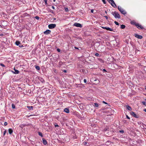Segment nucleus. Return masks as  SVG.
I'll use <instances>...</instances> for the list:
<instances>
[{"label": "nucleus", "instance_id": "43", "mask_svg": "<svg viewBox=\"0 0 146 146\" xmlns=\"http://www.w3.org/2000/svg\"><path fill=\"white\" fill-rule=\"evenodd\" d=\"M7 123L6 122H5V123H4V125L5 126H6L7 125Z\"/></svg>", "mask_w": 146, "mask_h": 146}, {"label": "nucleus", "instance_id": "49", "mask_svg": "<svg viewBox=\"0 0 146 146\" xmlns=\"http://www.w3.org/2000/svg\"><path fill=\"white\" fill-rule=\"evenodd\" d=\"M104 17L106 18V19H107L108 18V17L107 16H105Z\"/></svg>", "mask_w": 146, "mask_h": 146}, {"label": "nucleus", "instance_id": "62", "mask_svg": "<svg viewBox=\"0 0 146 146\" xmlns=\"http://www.w3.org/2000/svg\"><path fill=\"white\" fill-rule=\"evenodd\" d=\"M55 71H56V70H55V71H54V72H55Z\"/></svg>", "mask_w": 146, "mask_h": 146}, {"label": "nucleus", "instance_id": "22", "mask_svg": "<svg viewBox=\"0 0 146 146\" xmlns=\"http://www.w3.org/2000/svg\"><path fill=\"white\" fill-rule=\"evenodd\" d=\"M38 135L39 136H40L41 137H43L42 134L41 132H38Z\"/></svg>", "mask_w": 146, "mask_h": 146}, {"label": "nucleus", "instance_id": "8", "mask_svg": "<svg viewBox=\"0 0 146 146\" xmlns=\"http://www.w3.org/2000/svg\"><path fill=\"white\" fill-rule=\"evenodd\" d=\"M134 36L136 38L139 39H141L143 38V36L141 35H139L137 34H134Z\"/></svg>", "mask_w": 146, "mask_h": 146}, {"label": "nucleus", "instance_id": "27", "mask_svg": "<svg viewBox=\"0 0 146 146\" xmlns=\"http://www.w3.org/2000/svg\"><path fill=\"white\" fill-rule=\"evenodd\" d=\"M114 23L116 25H119V23L116 21H115L114 22Z\"/></svg>", "mask_w": 146, "mask_h": 146}, {"label": "nucleus", "instance_id": "26", "mask_svg": "<svg viewBox=\"0 0 146 146\" xmlns=\"http://www.w3.org/2000/svg\"><path fill=\"white\" fill-rule=\"evenodd\" d=\"M65 11L66 12H68V9L67 7H65L64 8Z\"/></svg>", "mask_w": 146, "mask_h": 146}, {"label": "nucleus", "instance_id": "37", "mask_svg": "<svg viewBox=\"0 0 146 146\" xmlns=\"http://www.w3.org/2000/svg\"><path fill=\"white\" fill-rule=\"evenodd\" d=\"M50 12L51 13H53V14L54 13V12L51 9L50 10Z\"/></svg>", "mask_w": 146, "mask_h": 146}, {"label": "nucleus", "instance_id": "51", "mask_svg": "<svg viewBox=\"0 0 146 146\" xmlns=\"http://www.w3.org/2000/svg\"><path fill=\"white\" fill-rule=\"evenodd\" d=\"M4 35L3 34H0V36H3Z\"/></svg>", "mask_w": 146, "mask_h": 146}, {"label": "nucleus", "instance_id": "31", "mask_svg": "<svg viewBox=\"0 0 146 146\" xmlns=\"http://www.w3.org/2000/svg\"><path fill=\"white\" fill-rule=\"evenodd\" d=\"M44 2H45V4L46 5H47V0H44Z\"/></svg>", "mask_w": 146, "mask_h": 146}, {"label": "nucleus", "instance_id": "9", "mask_svg": "<svg viewBox=\"0 0 146 146\" xmlns=\"http://www.w3.org/2000/svg\"><path fill=\"white\" fill-rule=\"evenodd\" d=\"M51 31L49 30H47L44 32V34L46 35L50 34Z\"/></svg>", "mask_w": 146, "mask_h": 146}, {"label": "nucleus", "instance_id": "41", "mask_svg": "<svg viewBox=\"0 0 146 146\" xmlns=\"http://www.w3.org/2000/svg\"><path fill=\"white\" fill-rule=\"evenodd\" d=\"M57 50L58 52H60V50L59 48H57Z\"/></svg>", "mask_w": 146, "mask_h": 146}, {"label": "nucleus", "instance_id": "48", "mask_svg": "<svg viewBox=\"0 0 146 146\" xmlns=\"http://www.w3.org/2000/svg\"><path fill=\"white\" fill-rule=\"evenodd\" d=\"M19 46L20 47H21H21H23V45H21H21H19Z\"/></svg>", "mask_w": 146, "mask_h": 146}, {"label": "nucleus", "instance_id": "64", "mask_svg": "<svg viewBox=\"0 0 146 146\" xmlns=\"http://www.w3.org/2000/svg\"><path fill=\"white\" fill-rule=\"evenodd\" d=\"M55 71H56V70H55V71H54V72H55Z\"/></svg>", "mask_w": 146, "mask_h": 146}, {"label": "nucleus", "instance_id": "30", "mask_svg": "<svg viewBox=\"0 0 146 146\" xmlns=\"http://www.w3.org/2000/svg\"><path fill=\"white\" fill-rule=\"evenodd\" d=\"M108 129H109L108 128H105L104 129V131H108Z\"/></svg>", "mask_w": 146, "mask_h": 146}, {"label": "nucleus", "instance_id": "17", "mask_svg": "<svg viewBox=\"0 0 146 146\" xmlns=\"http://www.w3.org/2000/svg\"><path fill=\"white\" fill-rule=\"evenodd\" d=\"M8 131H9V133L10 134H11L13 132V131L12 129H11V128H10L8 129Z\"/></svg>", "mask_w": 146, "mask_h": 146}, {"label": "nucleus", "instance_id": "39", "mask_svg": "<svg viewBox=\"0 0 146 146\" xmlns=\"http://www.w3.org/2000/svg\"><path fill=\"white\" fill-rule=\"evenodd\" d=\"M102 1L104 4H106V3L105 0H102Z\"/></svg>", "mask_w": 146, "mask_h": 146}, {"label": "nucleus", "instance_id": "19", "mask_svg": "<svg viewBox=\"0 0 146 146\" xmlns=\"http://www.w3.org/2000/svg\"><path fill=\"white\" fill-rule=\"evenodd\" d=\"M106 30L108 31H113V30L112 29H111L109 27H106Z\"/></svg>", "mask_w": 146, "mask_h": 146}, {"label": "nucleus", "instance_id": "56", "mask_svg": "<svg viewBox=\"0 0 146 146\" xmlns=\"http://www.w3.org/2000/svg\"><path fill=\"white\" fill-rule=\"evenodd\" d=\"M74 48L76 49H78V48L77 47H75Z\"/></svg>", "mask_w": 146, "mask_h": 146}, {"label": "nucleus", "instance_id": "20", "mask_svg": "<svg viewBox=\"0 0 146 146\" xmlns=\"http://www.w3.org/2000/svg\"><path fill=\"white\" fill-rule=\"evenodd\" d=\"M36 69L37 70H40V67L38 66H35Z\"/></svg>", "mask_w": 146, "mask_h": 146}, {"label": "nucleus", "instance_id": "59", "mask_svg": "<svg viewBox=\"0 0 146 146\" xmlns=\"http://www.w3.org/2000/svg\"><path fill=\"white\" fill-rule=\"evenodd\" d=\"M143 125H145V126H146V125H145V124H144L143 123Z\"/></svg>", "mask_w": 146, "mask_h": 146}, {"label": "nucleus", "instance_id": "7", "mask_svg": "<svg viewBox=\"0 0 146 146\" xmlns=\"http://www.w3.org/2000/svg\"><path fill=\"white\" fill-rule=\"evenodd\" d=\"M73 26L80 28H82V25L81 24L77 23H75L73 25Z\"/></svg>", "mask_w": 146, "mask_h": 146}, {"label": "nucleus", "instance_id": "42", "mask_svg": "<svg viewBox=\"0 0 146 146\" xmlns=\"http://www.w3.org/2000/svg\"><path fill=\"white\" fill-rule=\"evenodd\" d=\"M107 27H102V28H103L104 29H106Z\"/></svg>", "mask_w": 146, "mask_h": 146}, {"label": "nucleus", "instance_id": "24", "mask_svg": "<svg viewBox=\"0 0 146 146\" xmlns=\"http://www.w3.org/2000/svg\"><path fill=\"white\" fill-rule=\"evenodd\" d=\"M12 107L13 109H15V105L13 104H12Z\"/></svg>", "mask_w": 146, "mask_h": 146}, {"label": "nucleus", "instance_id": "35", "mask_svg": "<svg viewBox=\"0 0 146 146\" xmlns=\"http://www.w3.org/2000/svg\"><path fill=\"white\" fill-rule=\"evenodd\" d=\"M0 65L2 67H5V65L2 63H0Z\"/></svg>", "mask_w": 146, "mask_h": 146}, {"label": "nucleus", "instance_id": "45", "mask_svg": "<svg viewBox=\"0 0 146 146\" xmlns=\"http://www.w3.org/2000/svg\"><path fill=\"white\" fill-rule=\"evenodd\" d=\"M56 117V119L57 120H58V119L59 117V116H57V117Z\"/></svg>", "mask_w": 146, "mask_h": 146}, {"label": "nucleus", "instance_id": "15", "mask_svg": "<svg viewBox=\"0 0 146 146\" xmlns=\"http://www.w3.org/2000/svg\"><path fill=\"white\" fill-rule=\"evenodd\" d=\"M27 108L29 110H33V107L32 106H27Z\"/></svg>", "mask_w": 146, "mask_h": 146}, {"label": "nucleus", "instance_id": "61", "mask_svg": "<svg viewBox=\"0 0 146 146\" xmlns=\"http://www.w3.org/2000/svg\"><path fill=\"white\" fill-rule=\"evenodd\" d=\"M55 1H56V0H53V1L54 2H55Z\"/></svg>", "mask_w": 146, "mask_h": 146}, {"label": "nucleus", "instance_id": "38", "mask_svg": "<svg viewBox=\"0 0 146 146\" xmlns=\"http://www.w3.org/2000/svg\"><path fill=\"white\" fill-rule=\"evenodd\" d=\"M126 118L128 119H130V117L128 116L127 115H126Z\"/></svg>", "mask_w": 146, "mask_h": 146}, {"label": "nucleus", "instance_id": "13", "mask_svg": "<svg viewBox=\"0 0 146 146\" xmlns=\"http://www.w3.org/2000/svg\"><path fill=\"white\" fill-rule=\"evenodd\" d=\"M64 111L67 113H68L70 112L68 108H64Z\"/></svg>", "mask_w": 146, "mask_h": 146}, {"label": "nucleus", "instance_id": "11", "mask_svg": "<svg viewBox=\"0 0 146 146\" xmlns=\"http://www.w3.org/2000/svg\"><path fill=\"white\" fill-rule=\"evenodd\" d=\"M22 16V17H25L26 16L30 17V15L29 14H27V13H25Z\"/></svg>", "mask_w": 146, "mask_h": 146}, {"label": "nucleus", "instance_id": "5", "mask_svg": "<svg viewBox=\"0 0 146 146\" xmlns=\"http://www.w3.org/2000/svg\"><path fill=\"white\" fill-rule=\"evenodd\" d=\"M56 26V24H50L48 25V27L49 29H53L55 28Z\"/></svg>", "mask_w": 146, "mask_h": 146}, {"label": "nucleus", "instance_id": "2", "mask_svg": "<svg viewBox=\"0 0 146 146\" xmlns=\"http://www.w3.org/2000/svg\"><path fill=\"white\" fill-rule=\"evenodd\" d=\"M111 14L115 18H120V16L119 14L116 11L112 12Z\"/></svg>", "mask_w": 146, "mask_h": 146}, {"label": "nucleus", "instance_id": "23", "mask_svg": "<svg viewBox=\"0 0 146 146\" xmlns=\"http://www.w3.org/2000/svg\"><path fill=\"white\" fill-rule=\"evenodd\" d=\"M94 106L96 107H98L99 106V104L97 103H95Z\"/></svg>", "mask_w": 146, "mask_h": 146}, {"label": "nucleus", "instance_id": "44", "mask_svg": "<svg viewBox=\"0 0 146 146\" xmlns=\"http://www.w3.org/2000/svg\"><path fill=\"white\" fill-rule=\"evenodd\" d=\"M84 83H86L87 82L86 80V79H84Z\"/></svg>", "mask_w": 146, "mask_h": 146}, {"label": "nucleus", "instance_id": "36", "mask_svg": "<svg viewBox=\"0 0 146 146\" xmlns=\"http://www.w3.org/2000/svg\"><path fill=\"white\" fill-rule=\"evenodd\" d=\"M80 85V84H75V87H78V85Z\"/></svg>", "mask_w": 146, "mask_h": 146}, {"label": "nucleus", "instance_id": "3", "mask_svg": "<svg viewBox=\"0 0 146 146\" xmlns=\"http://www.w3.org/2000/svg\"><path fill=\"white\" fill-rule=\"evenodd\" d=\"M118 9L119 11L123 14L125 15L127 14L126 12L122 9L121 7L118 6Z\"/></svg>", "mask_w": 146, "mask_h": 146}, {"label": "nucleus", "instance_id": "14", "mask_svg": "<svg viewBox=\"0 0 146 146\" xmlns=\"http://www.w3.org/2000/svg\"><path fill=\"white\" fill-rule=\"evenodd\" d=\"M126 107L127 109L129 111H131L132 110V108L131 107L129 106V105L126 106Z\"/></svg>", "mask_w": 146, "mask_h": 146}, {"label": "nucleus", "instance_id": "54", "mask_svg": "<svg viewBox=\"0 0 146 146\" xmlns=\"http://www.w3.org/2000/svg\"><path fill=\"white\" fill-rule=\"evenodd\" d=\"M143 111H145V112H146V109H144L143 110Z\"/></svg>", "mask_w": 146, "mask_h": 146}, {"label": "nucleus", "instance_id": "32", "mask_svg": "<svg viewBox=\"0 0 146 146\" xmlns=\"http://www.w3.org/2000/svg\"><path fill=\"white\" fill-rule=\"evenodd\" d=\"M35 18L37 19V20H38L39 19V17L38 16H36L35 17Z\"/></svg>", "mask_w": 146, "mask_h": 146}, {"label": "nucleus", "instance_id": "4", "mask_svg": "<svg viewBox=\"0 0 146 146\" xmlns=\"http://www.w3.org/2000/svg\"><path fill=\"white\" fill-rule=\"evenodd\" d=\"M107 1L110 3L111 6L114 8L116 7V5L115 3L113 0H107Z\"/></svg>", "mask_w": 146, "mask_h": 146}, {"label": "nucleus", "instance_id": "47", "mask_svg": "<svg viewBox=\"0 0 146 146\" xmlns=\"http://www.w3.org/2000/svg\"><path fill=\"white\" fill-rule=\"evenodd\" d=\"M91 12L93 13H94V10L91 9Z\"/></svg>", "mask_w": 146, "mask_h": 146}, {"label": "nucleus", "instance_id": "16", "mask_svg": "<svg viewBox=\"0 0 146 146\" xmlns=\"http://www.w3.org/2000/svg\"><path fill=\"white\" fill-rule=\"evenodd\" d=\"M39 79L42 83H44L45 82V81L43 78H39Z\"/></svg>", "mask_w": 146, "mask_h": 146}, {"label": "nucleus", "instance_id": "28", "mask_svg": "<svg viewBox=\"0 0 146 146\" xmlns=\"http://www.w3.org/2000/svg\"><path fill=\"white\" fill-rule=\"evenodd\" d=\"M142 103L143 105H146V102L143 101Z\"/></svg>", "mask_w": 146, "mask_h": 146}, {"label": "nucleus", "instance_id": "34", "mask_svg": "<svg viewBox=\"0 0 146 146\" xmlns=\"http://www.w3.org/2000/svg\"><path fill=\"white\" fill-rule=\"evenodd\" d=\"M99 54L98 53H95V55L96 56H99Z\"/></svg>", "mask_w": 146, "mask_h": 146}, {"label": "nucleus", "instance_id": "60", "mask_svg": "<svg viewBox=\"0 0 146 146\" xmlns=\"http://www.w3.org/2000/svg\"><path fill=\"white\" fill-rule=\"evenodd\" d=\"M105 13H106V14H107V11H105Z\"/></svg>", "mask_w": 146, "mask_h": 146}, {"label": "nucleus", "instance_id": "52", "mask_svg": "<svg viewBox=\"0 0 146 146\" xmlns=\"http://www.w3.org/2000/svg\"><path fill=\"white\" fill-rule=\"evenodd\" d=\"M52 8L53 9H55V7H54V6H52Z\"/></svg>", "mask_w": 146, "mask_h": 146}, {"label": "nucleus", "instance_id": "55", "mask_svg": "<svg viewBox=\"0 0 146 146\" xmlns=\"http://www.w3.org/2000/svg\"><path fill=\"white\" fill-rule=\"evenodd\" d=\"M62 62H59V64L60 65L61 64V63H62Z\"/></svg>", "mask_w": 146, "mask_h": 146}, {"label": "nucleus", "instance_id": "6", "mask_svg": "<svg viewBox=\"0 0 146 146\" xmlns=\"http://www.w3.org/2000/svg\"><path fill=\"white\" fill-rule=\"evenodd\" d=\"M130 114L131 115L135 117V118H138L139 117V115H137L133 111H131L130 112Z\"/></svg>", "mask_w": 146, "mask_h": 146}, {"label": "nucleus", "instance_id": "57", "mask_svg": "<svg viewBox=\"0 0 146 146\" xmlns=\"http://www.w3.org/2000/svg\"><path fill=\"white\" fill-rule=\"evenodd\" d=\"M84 145H86V144L87 142H85L84 143Z\"/></svg>", "mask_w": 146, "mask_h": 146}, {"label": "nucleus", "instance_id": "50", "mask_svg": "<svg viewBox=\"0 0 146 146\" xmlns=\"http://www.w3.org/2000/svg\"><path fill=\"white\" fill-rule=\"evenodd\" d=\"M103 72H107V71L105 69H103Z\"/></svg>", "mask_w": 146, "mask_h": 146}, {"label": "nucleus", "instance_id": "29", "mask_svg": "<svg viewBox=\"0 0 146 146\" xmlns=\"http://www.w3.org/2000/svg\"><path fill=\"white\" fill-rule=\"evenodd\" d=\"M119 132L121 133H124V131L123 130H120Z\"/></svg>", "mask_w": 146, "mask_h": 146}, {"label": "nucleus", "instance_id": "58", "mask_svg": "<svg viewBox=\"0 0 146 146\" xmlns=\"http://www.w3.org/2000/svg\"><path fill=\"white\" fill-rule=\"evenodd\" d=\"M55 127L58 126V125H55Z\"/></svg>", "mask_w": 146, "mask_h": 146}, {"label": "nucleus", "instance_id": "18", "mask_svg": "<svg viewBox=\"0 0 146 146\" xmlns=\"http://www.w3.org/2000/svg\"><path fill=\"white\" fill-rule=\"evenodd\" d=\"M15 44L17 46H19V44H21V43L19 41H17L15 42Z\"/></svg>", "mask_w": 146, "mask_h": 146}, {"label": "nucleus", "instance_id": "53", "mask_svg": "<svg viewBox=\"0 0 146 146\" xmlns=\"http://www.w3.org/2000/svg\"><path fill=\"white\" fill-rule=\"evenodd\" d=\"M63 72H65V73H66L67 72V70H64L63 71Z\"/></svg>", "mask_w": 146, "mask_h": 146}, {"label": "nucleus", "instance_id": "33", "mask_svg": "<svg viewBox=\"0 0 146 146\" xmlns=\"http://www.w3.org/2000/svg\"><path fill=\"white\" fill-rule=\"evenodd\" d=\"M25 126V125H24V124H22V125H20V126L21 127H22V128H23V127L24 126Z\"/></svg>", "mask_w": 146, "mask_h": 146}, {"label": "nucleus", "instance_id": "21", "mask_svg": "<svg viewBox=\"0 0 146 146\" xmlns=\"http://www.w3.org/2000/svg\"><path fill=\"white\" fill-rule=\"evenodd\" d=\"M125 27V25H121V29H124Z\"/></svg>", "mask_w": 146, "mask_h": 146}, {"label": "nucleus", "instance_id": "63", "mask_svg": "<svg viewBox=\"0 0 146 146\" xmlns=\"http://www.w3.org/2000/svg\"><path fill=\"white\" fill-rule=\"evenodd\" d=\"M55 71H56V70H55V71H54V72H55Z\"/></svg>", "mask_w": 146, "mask_h": 146}, {"label": "nucleus", "instance_id": "46", "mask_svg": "<svg viewBox=\"0 0 146 146\" xmlns=\"http://www.w3.org/2000/svg\"><path fill=\"white\" fill-rule=\"evenodd\" d=\"M102 102H103V103L105 104H107V103L106 102H105V101H103Z\"/></svg>", "mask_w": 146, "mask_h": 146}, {"label": "nucleus", "instance_id": "10", "mask_svg": "<svg viewBox=\"0 0 146 146\" xmlns=\"http://www.w3.org/2000/svg\"><path fill=\"white\" fill-rule=\"evenodd\" d=\"M14 70L15 71H12V72L13 73L15 74H18L19 73V71L17 70H16L15 68H14Z\"/></svg>", "mask_w": 146, "mask_h": 146}, {"label": "nucleus", "instance_id": "12", "mask_svg": "<svg viewBox=\"0 0 146 146\" xmlns=\"http://www.w3.org/2000/svg\"><path fill=\"white\" fill-rule=\"evenodd\" d=\"M43 143L44 145H46L47 144V142L46 140L44 138H42Z\"/></svg>", "mask_w": 146, "mask_h": 146}, {"label": "nucleus", "instance_id": "25", "mask_svg": "<svg viewBox=\"0 0 146 146\" xmlns=\"http://www.w3.org/2000/svg\"><path fill=\"white\" fill-rule=\"evenodd\" d=\"M141 127L142 128H143L145 130L146 129V128L144 126V125H141Z\"/></svg>", "mask_w": 146, "mask_h": 146}, {"label": "nucleus", "instance_id": "40", "mask_svg": "<svg viewBox=\"0 0 146 146\" xmlns=\"http://www.w3.org/2000/svg\"><path fill=\"white\" fill-rule=\"evenodd\" d=\"M6 130H5L4 131V132H3V135H5V134L6 133Z\"/></svg>", "mask_w": 146, "mask_h": 146}, {"label": "nucleus", "instance_id": "1", "mask_svg": "<svg viewBox=\"0 0 146 146\" xmlns=\"http://www.w3.org/2000/svg\"><path fill=\"white\" fill-rule=\"evenodd\" d=\"M130 23L131 25L136 26L137 28L139 29H144L143 27L141 25L137 23L135 21H131Z\"/></svg>", "mask_w": 146, "mask_h": 146}]
</instances>
